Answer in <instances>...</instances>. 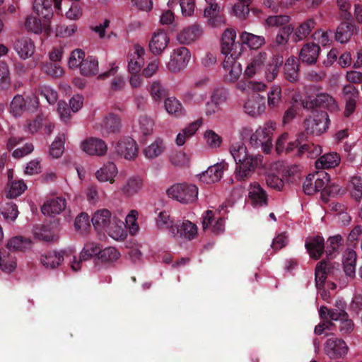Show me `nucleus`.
Segmentation results:
<instances>
[{
	"mask_svg": "<svg viewBox=\"0 0 362 362\" xmlns=\"http://www.w3.org/2000/svg\"><path fill=\"white\" fill-rule=\"evenodd\" d=\"M38 102L36 99H30L26 101L21 95H16L10 105V112L15 117H20L23 112L27 110L30 112H34L37 110Z\"/></svg>",
	"mask_w": 362,
	"mask_h": 362,
	"instance_id": "obj_14",
	"label": "nucleus"
},
{
	"mask_svg": "<svg viewBox=\"0 0 362 362\" xmlns=\"http://www.w3.org/2000/svg\"><path fill=\"white\" fill-rule=\"evenodd\" d=\"M143 187V180L139 176L129 177L126 183L121 187V191L127 197H132L137 194Z\"/></svg>",
	"mask_w": 362,
	"mask_h": 362,
	"instance_id": "obj_34",
	"label": "nucleus"
},
{
	"mask_svg": "<svg viewBox=\"0 0 362 362\" xmlns=\"http://www.w3.org/2000/svg\"><path fill=\"white\" fill-rule=\"evenodd\" d=\"M82 15V7L77 3H72L64 13L66 18L70 21H77L81 18Z\"/></svg>",
	"mask_w": 362,
	"mask_h": 362,
	"instance_id": "obj_63",
	"label": "nucleus"
},
{
	"mask_svg": "<svg viewBox=\"0 0 362 362\" xmlns=\"http://www.w3.org/2000/svg\"><path fill=\"white\" fill-rule=\"evenodd\" d=\"M120 257L119 252L115 247H108L103 250L100 249L98 257H96V261H101L103 263L113 262L119 259ZM98 262H95V264Z\"/></svg>",
	"mask_w": 362,
	"mask_h": 362,
	"instance_id": "obj_46",
	"label": "nucleus"
},
{
	"mask_svg": "<svg viewBox=\"0 0 362 362\" xmlns=\"http://www.w3.org/2000/svg\"><path fill=\"white\" fill-rule=\"evenodd\" d=\"M124 227V222L114 216L112 221L104 231L114 240H124L127 237V232Z\"/></svg>",
	"mask_w": 362,
	"mask_h": 362,
	"instance_id": "obj_27",
	"label": "nucleus"
},
{
	"mask_svg": "<svg viewBox=\"0 0 362 362\" xmlns=\"http://www.w3.org/2000/svg\"><path fill=\"white\" fill-rule=\"evenodd\" d=\"M303 108L313 110L315 107H324L333 112L338 109L337 103L335 100L329 94L322 93H319L313 99L302 100Z\"/></svg>",
	"mask_w": 362,
	"mask_h": 362,
	"instance_id": "obj_10",
	"label": "nucleus"
},
{
	"mask_svg": "<svg viewBox=\"0 0 362 362\" xmlns=\"http://www.w3.org/2000/svg\"><path fill=\"white\" fill-rule=\"evenodd\" d=\"M99 244L90 242L84 245L83 250H81L79 256V259L77 260L76 257H73V261H71V269L78 272L81 269V264L83 261H86L94 256L98 257L100 252Z\"/></svg>",
	"mask_w": 362,
	"mask_h": 362,
	"instance_id": "obj_16",
	"label": "nucleus"
},
{
	"mask_svg": "<svg viewBox=\"0 0 362 362\" xmlns=\"http://www.w3.org/2000/svg\"><path fill=\"white\" fill-rule=\"evenodd\" d=\"M299 64L298 59L293 57L287 59L284 66L285 78L291 83H296L299 80Z\"/></svg>",
	"mask_w": 362,
	"mask_h": 362,
	"instance_id": "obj_29",
	"label": "nucleus"
},
{
	"mask_svg": "<svg viewBox=\"0 0 362 362\" xmlns=\"http://www.w3.org/2000/svg\"><path fill=\"white\" fill-rule=\"evenodd\" d=\"M243 49L244 47H221V52L225 56L223 67L229 71L227 79L231 82L237 81L242 74V66L237 60Z\"/></svg>",
	"mask_w": 362,
	"mask_h": 362,
	"instance_id": "obj_3",
	"label": "nucleus"
},
{
	"mask_svg": "<svg viewBox=\"0 0 362 362\" xmlns=\"http://www.w3.org/2000/svg\"><path fill=\"white\" fill-rule=\"evenodd\" d=\"M164 148L163 140L158 139L151 145L147 146L144 150V153L146 158L153 159L162 153Z\"/></svg>",
	"mask_w": 362,
	"mask_h": 362,
	"instance_id": "obj_50",
	"label": "nucleus"
},
{
	"mask_svg": "<svg viewBox=\"0 0 362 362\" xmlns=\"http://www.w3.org/2000/svg\"><path fill=\"white\" fill-rule=\"evenodd\" d=\"M357 255L355 251L350 250L347 252L345 260L343 262V274L346 276L354 278L356 273V263Z\"/></svg>",
	"mask_w": 362,
	"mask_h": 362,
	"instance_id": "obj_43",
	"label": "nucleus"
},
{
	"mask_svg": "<svg viewBox=\"0 0 362 362\" xmlns=\"http://www.w3.org/2000/svg\"><path fill=\"white\" fill-rule=\"evenodd\" d=\"M305 136L303 133L300 134L295 141L289 142L285 148L286 153L295 151L294 156H300L305 152L308 151L310 146L307 144H303V139Z\"/></svg>",
	"mask_w": 362,
	"mask_h": 362,
	"instance_id": "obj_40",
	"label": "nucleus"
},
{
	"mask_svg": "<svg viewBox=\"0 0 362 362\" xmlns=\"http://www.w3.org/2000/svg\"><path fill=\"white\" fill-rule=\"evenodd\" d=\"M165 108L169 114L174 115L175 117H180L185 114V110L182 105L174 97L165 99Z\"/></svg>",
	"mask_w": 362,
	"mask_h": 362,
	"instance_id": "obj_48",
	"label": "nucleus"
},
{
	"mask_svg": "<svg viewBox=\"0 0 362 362\" xmlns=\"http://www.w3.org/2000/svg\"><path fill=\"white\" fill-rule=\"evenodd\" d=\"M16 267V262L14 257H11L9 252L5 250L0 251V268L6 273L12 272Z\"/></svg>",
	"mask_w": 362,
	"mask_h": 362,
	"instance_id": "obj_47",
	"label": "nucleus"
},
{
	"mask_svg": "<svg viewBox=\"0 0 362 362\" xmlns=\"http://www.w3.org/2000/svg\"><path fill=\"white\" fill-rule=\"evenodd\" d=\"M80 72L84 76H91L98 73V59L93 56H88L82 62Z\"/></svg>",
	"mask_w": 362,
	"mask_h": 362,
	"instance_id": "obj_39",
	"label": "nucleus"
},
{
	"mask_svg": "<svg viewBox=\"0 0 362 362\" xmlns=\"http://www.w3.org/2000/svg\"><path fill=\"white\" fill-rule=\"evenodd\" d=\"M26 189V185L23 180L13 181L11 182L7 197L16 198L20 196Z\"/></svg>",
	"mask_w": 362,
	"mask_h": 362,
	"instance_id": "obj_64",
	"label": "nucleus"
},
{
	"mask_svg": "<svg viewBox=\"0 0 362 362\" xmlns=\"http://www.w3.org/2000/svg\"><path fill=\"white\" fill-rule=\"evenodd\" d=\"M85 59V52L81 49H76L71 52L68 64L71 69L81 67L82 62Z\"/></svg>",
	"mask_w": 362,
	"mask_h": 362,
	"instance_id": "obj_56",
	"label": "nucleus"
},
{
	"mask_svg": "<svg viewBox=\"0 0 362 362\" xmlns=\"http://www.w3.org/2000/svg\"><path fill=\"white\" fill-rule=\"evenodd\" d=\"M169 43L170 37L167 33L158 30L153 33L149 45H168Z\"/></svg>",
	"mask_w": 362,
	"mask_h": 362,
	"instance_id": "obj_57",
	"label": "nucleus"
},
{
	"mask_svg": "<svg viewBox=\"0 0 362 362\" xmlns=\"http://www.w3.org/2000/svg\"><path fill=\"white\" fill-rule=\"evenodd\" d=\"M33 9L36 15L42 19L50 21L53 16L52 0H34Z\"/></svg>",
	"mask_w": 362,
	"mask_h": 362,
	"instance_id": "obj_26",
	"label": "nucleus"
},
{
	"mask_svg": "<svg viewBox=\"0 0 362 362\" xmlns=\"http://www.w3.org/2000/svg\"><path fill=\"white\" fill-rule=\"evenodd\" d=\"M146 52L144 47H132L128 52V70L131 74H138L145 64Z\"/></svg>",
	"mask_w": 362,
	"mask_h": 362,
	"instance_id": "obj_11",
	"label": "nucleus"
},
{
	"mask_svg": "<svg viewBox=\"0 0 362 362\" xmlns=\"http://www.w3.org/2000/svg\"><path fill=\"white\" fill-rule=\"evenodd\" d=\"M226 165H227L226 163H220L209 167L202 175L201 180L207 183H214L219 181L222 177Z\"/></svg>",
	"mask_w": 362,
	"mask_h": 362,
	"instance_id": "obj_28",
	"label": "nucleus"
},
{
	"mask_svg": "<svg viewBox=\"0 0 362 362\" xmlns=\"http://www.w3.org/2000/svg\"><path fill=\"white\" fill-rule=\"evenodd\" d=\"M230 153L236 163L235 177L240 181L250 177L262 158L260 155H250L242 141L233 144L230 147Z\"/></svg>",
	"mask_w": 362,
	"mask_h": 362,
	"instance_id": "obj_1",
	"label": "nucleus"
},
{
	"mask_svg": "<svg viewBox=\"0 0 362 362\" xmlns=\"http://www.w3.org/2000/svg\"><path fill=\"white\" fill-rule=\"evenodd\" d=\"M65 252L50 251L42 255L40 257V262L46 268L54 269L58 267L64 260Z\"/></svg>",
	"mask_w": 362,
	"mask_h": 362,
	"instance_id": "obj_31",
	"label": "nucleus"
},
{
	"mask_svg": "<svg viewBox=\"0 0 362 362\" xmlns=\"http://www.w3.org/2000/svg\"><path fill=\"white\" fill-rule=\"evenodd\" d=\"M316 22L313 18H309L301 23L291 37V42L296 43L305 39L315 28Z\"/></svg>",
	"mask_w": 362,
	"mask_h": 362,
	"instance_id": "obj_32",
	"label": "nucleus"
},
{
	"mask_svg": "<svg viewBox=\"0 0 362 362\" xmlns=\"http://www.w3.org/2000/svg\"><path fill=\"white\" fill-rule=\"evenodd\" d=\"M100 132L103 136H107L110 134H117L120 132L122 122L120 117L113 113H109L100 124Z\"/></svg>",
	"mask_w": 362,
	"mask_h": 362,
	"instance_id": "obj_17",
	"label": "nucleus"
},
{
	"mask_svg": "<svg viewBox=\"0 0 362 362\" xmlns=\"http://www.w3.org/2000/svg\"><path fill=\"white\" fill-rule=\"evenodd\" d=\"M81 148L89 155L103 156L107 150V145L102 139L90 137L81 144Z\"/></svg>",
	"mask_w": 362,
	"mask_h": 362,
	"instance_id": "obj_19",
	"label": "nucleus"
},
{
	"mask_svg": "<svg viewBox=\"0 0 362 362\" xmlns=\"http://www.w3.org/2000/svg\"><path fill=\"white\" fill-rule=\"evenodd\" d=\"M340 158L336 153H327L322 156L315 161V167L317 169L332 168L339 164Z\"/></svg>",
	"mask_w": 362,
	"mask_h": 362,
	"instance_id": "obj_37",
	"label": "nucleus"
},
{
	"mask_svg": "<svg viewBox=\"0 0 362 362\" xmlns=\"http://www.w3.org/2000/svg\"><path fill=\"white\" fill-rule=\"evenodd\" d=\"M78 30L76 24L62 25L57 27L55 30L56 36L60 37H70L73 36Z\"/></svg>",
	"mask_w": 362,
	"mask_h": 362,
	"instance_id": "obj_58",
	"label": "nucleus"
},
{
	"mask_svg": "<svg viewBox=\"0 0 362 362\" xmlns=\"http://www.w3.org/2000/svg\"><path fill=\"white\" fill-rule=\"evenodd\" d=\"M1 214L8 221H13L18 216L17 206L13 202L6 203L1 209Z\"/></svg>",
	"mask_w": 362,
	"mask_h": 362,
	"instance_id": "obj_59",
	"label": "nucleus"
},
{
	"mask_svg": "<svg viewBox=\"0 0 362 362\" xmlns=\"http://www.w3.org/2000/svg\"><path fill=\"white\" fill-rule=\"evenodd\" d=\"M156 226L160 229H169L172 234V228L176 226L175 222L167 211H161L156 218Z\"/></svg>",
	"mask_w": 362,
	"mask_h": 362,
	"instance_id": "obj_51",
	"label": "nucleus"
},
{
	"mask_svg": "<svg viewBox=\"0 0 362 362\" xmlns=\"http://www.w3.org/2000/svg\"><path fill=\"white\" fill-rule=\"evenodd\" d=\"M243 108L245 113L252 117L261 115L266 109L265 96L260 95L259 93H254L247 98Z\"/></svg>",
	"mask_w": 362,
	"mask_h": 362,
	"instance_id": "obj_13",
	"label": "nucleus"
},
{
	"mask_svg": "<svg viewBox=\"0 0 362 362\" xmlns=\"http://www.w3.org/2000/svg\"><path fill=\"white\" fill-rule=\"evenodd\" d=\"M202 122L198 119L189 124L187 127L184 128L177 136L176 144L178 146H182L186 142V140L192 136L201 126Z\"/></svg>",
	"mask_w": 362,
	"mask_h": 362,
	"instance_id": "obj_38",
	"label": "nucleus"
},
{
	"mask_svg": "<svg viewBox=\"0 0 362 362\" xmlns=\"http://www.w3.org/2000/svg\"><path fill=\"white\" fill-rule=\"evenodd\" d=\"M177 1L179 2L181 11L185 16H191L194 11V0H169L168 4L172 6Z\"/></svg>",
	"mask_w": 362,
	"mask_h": 362,
	"instance_id": "obj_55",
	"label": "nucleus"
},
{
	"mask_svg": "<svg viewBox=\"0 0 362 362\" xmlns=\"http://www.w3.org/2000/svg\"><path fill=\"white\" fill-rule=\"evenodd\" d=\"M313 117L305 119L304 126L307 134L320 135L327 129L330 120L327 112L314 110Z\"/></svg>",
	"mask_w": 362,
	"mask_h": 362,
	"instance_id": "obj_7",
	"label": "nucleus"
},
{
	"mask_svg": "<svg viewBox=\"0 0 362 362\" xmlns=\"http://www.w3.org/2000/svg\"><path fill=\"white\" fill-rule=\"evenodd\" d=\"M35 237L46 242H52L55 240V235L51 230L50 226L42 225L37 228L34 232Z\"/></svg>",
	"mask_w": 362,
	"mask_h": 362,
	"instance_id": "obj_54",
	"label": "nucleus"
},
{
	"mask_svg": "<svg viewBox=\"0 0 362 362\" xmlns=\"http://www.w3.org/2000/svg\"><path fill=\"white\" fill-rule=\"evenodd\" d=\"M319 315L322 319L330 318L339 322L338 329L341 336L350 334L354 329L353 320L349 318V314L342 308L329 310L327 307L322 305L320 308Z\"/></svg>",
	"mask_w": 362,
	"mask_h": 362,
	"instance_id": "obj_5",
	"label": "nucleus"
},
{
	"mask_svg": "<svg viewBox=\"0 0 362 362\" xmlns=\"http://www.w3.org/2000/svg\"><path fill=\"white\" fill-rule=\"evenodd\" d=\"M315 286L317 289L324 287L326 279L330 277L336 281H341L343 272L339 263L322 259L316 264L315 269Z\"/></svg>",
	"mask_w": 362,
	"mask_h": 362,
	"instance_id": "obj_4",
	"label": "nucleus"
},
{
	"mask_svg": "<svg viewBox=\"0 0 362 362\" xmlns=\"http://www.w3.org/2000/svg\"><path fill=\"white\" fill-rule=\"evenodd\" d=\"M167 194L180 203H192L197 199L198 188L194 185L178 183L171 186L167 190Z\"/></svg>",
	"mask_w": 362,
	"mask_h": 362,
	"instance_id": "obj_6",
	"label": "nucleus"
},
{
	"mask_svg": "<svg viewBox=\"0 0 362 362\" xmlns=\"http://www.w3.org/2000/svg\"><path fill=\"white\" fill-rule=\"evenodd\" d=\"M331 32H324L321 30H317L313 35V42L312 45H327L331 43Z\"/></svg>",
	"mask_w": 362,
	"mask_h": 362,
	"instance_id": "obj_62",
	"label": "nucleus"
},
{
	"mask_svg": "<svg viewBox=\"0 0 362 362\" xmlns=\"http://www.w3.org/2000/svg\"><path fill=\"white\" fill-rule=\"evenodd\" d=\"M115 152L127 160H133L138 154L137 144L132 138H124L117 143Z\"/></svg>",
	"mask_w": 362,
	"mask_h": 362,
	"instance_id": "obj_15",
	"label": "nucleus"
},
{
	"mask_svg": "<svg viewBox=\"0 0 362 362\" xmlns=\"http://www.w3.org/2000/svg\"><path fill=\"white\" fill-rule=\"evenodd\" d=\"M74 228L80 233H86L90 228L88 214L82 212L78 215L74 221Z\"/></svg>",
	"mask_w": 362,
	"mask_h": 362,
	"instance_id": "obj_53",
	"label": "nucleus"
},
{
	"mask_svg": "<svg viewBox=\"0 0 362 362\" xmlns=\"http://www.w3.org/2000/svg\"><path fill=\"white\" fill-rule=\"evenodd\" d=\"M343 238L340 235L329 237L327 242L325 252L327 256L332 258L335 252H339V248L342 245Z\"/></svg>",
	"mask_w": 362,
	"mask_h": 362,
	"instance_id": "obj_49",
	"label": "nucleus"
},
{
	"mask_svg": "<svg viewBox=\"0 0 362 362\" xmlns=\"http://www.w3.org/2000/svg\"><path fill=\"white\" fill-rule=\"evenodd\" d=\"M25 28L34 33H48L50 31V21L47 19L37 18L35 16H29L25 22Z\"/></svg>",
	"mask_w": 362,
	"mask_h": 362,
	"instance_id": "obj_21",
	"label": "nucleus"
},
{
	"mask_svg": "<svg viewBox=\"0 0 362 362\" xmlns=\"http://www.w3.org/2000/svg\"><path fill=\"white\" fill-rule=\"evenodd\" d=\"M275 123L267 122L263 127L258 128L250 136V142L252 146L258 148L259 146H272V135L275 129Z\"/></svg>",
	"mask_w": 362,
	"mask_h": 362,
	"instance_id": "obj_9",
	"label": "nucleus"
},
{
	"mask_svg": "<svg viewBox=\"0 0 362 362\" xmlns=\"http://www.w3.org/2000/svg\"><path fill=\"white\" fill-rule=\"evenodd\" d=\"M315 176V186L317 192H321L322 199L324 202L328 201V197L332 193L329 187L330 177L325 171L317 172L313 174Z\"/></svg>",
	"mask_w": 362,
	"mask_h": 362,
	"instance_id": "obj_20",
	"label": "nucleus"
},
{
	"mask_svg": "<svg viewBox=\"0 0 362 362\" xmlns=\"http://www.w3.org/2000/svg\"><path fill=\"white\" fill-rule=\"evenodd\" d=\"M267 54L259 52L255 56L252 62L247 65L245 76L247 78L253 77L256 74H260L264 71L267 81H273L279 74V69L284 63V57L281 55H274L272 59L265 65Z\"/></svg>",
	"mask_w": 362,
	"mask_h": 362,
	"instance_id": "obj_2",
	"label": "nucleus"
},
{
	"mask_svg": "<svg viewBox=\"0 0 362 362\" xmlns=\"http://www.w3.org/2000/svg\"><path fill=\"white\" fill-rule=\"evenodd\" d=\"M112 218L111 212L106 209H103L94 213L91 221L95 230L101 231L107 228L112 221Z\"/></svg>",
	"mask_w": 362,
	"mask_h": 362,
	"instance_id": "obj_22",
	"label": "nucleus"
},
{
	"mask_svg": "<svg viewBox=\"0 0 362 362\" xmlns=\"http://www.w3.org/2000/svg\"><path fill=\"white\" fill-rule=\"evenodd\" d=\"M354 33V25L349 23H341L337 29L336 40L341 43H346Z\"/></svg>",
	"mask_w": 362,
	"mask_h": 362,
	"instance_id": "obj_44",
	"label": "nucleus"
},
{
	"mask_svg": "<svg viewBox=\"0 0 362 362\" xmlns=\"http://www.w3.org/2000/svg\"><path fill=\"white\" fill-rule=\"evenodd\" d=\"M282 103L281 86L273 85L267 93V105L271 109L277 108Z\"/></svg>",
	"mask_w": 362,
	"mask_h": 362,
	"instance_id": "obj_41",
	"label": "nucleus"
},
{
	"mask_svg": "<svg viewBox=\"0 0 362 362\" xmlns=\"http://www.w3.org/2000/svg\"><path fill=\"white\" fill-rule=\"evenodd\" d=\"M346 343L339 338L328 339L325 344V351L330 358H341L348 353Z\"/></svg>",
	"mask_w": 362,
	"mask_h": 362,
	"instance_id": "obj_12",
	"label": "nucleus"
},
{
	"mask_svg": "<svg viewBox=\"0 0 362 362\" xmlns=\"http://www.w3.org/2000/svg\"><path fill=\"white\" fill-rule=\"evenodd\" d=\"M320 47H302L299 59L304 63L314 64L320 53Z\"/></svg>",
	"mask_w": 362,
	"mask_h": 362,
	"instance_id": "obj_42",
	"label": "nucleus"
},
{
	"mask_svg": "<svg viewBox=\"0 0 362 362\" xmlns=\"http://www.w3.org/2000/svg\"><path fill=\"white\" fill-rule=\"evenodd\" d=\"M202 33V28L199 25H194L181 32L177 36V40L180 44H190L198 38Z\"/></svg>",
	"mask_w": 362,
	"mask_h": 362,
	"instance_id": "obj_36",
	"label": "nucleus"
},
{
	"mask_svg": "<svg viewBox=\"0 0 362 362\" xmlns=\"http://www.w3.org/2000/svg\"><path fill=\"white\" fill-rule=\"evenodd\" d=\"M305 248L312 259H319L325 252L324 238L320 236L310 238L305 242Z\"/></svg>",
	"mask_w": 362,
	"mask_h": 362,
	"instance_id": "obj_24",
	"label": "nucleus"
},
{
	"mask_svg": "<svg viewBox=\"0 0 362 362\" xmlns=\"http://www.w3.org/2000/svg\"><path fill=\"white\" fill-rule=\"evenodd\" d=\"M66 207V199L62 197H56L47 200L41 208L44 215L52 216L60 214Z\"/></svg>",
	"mask_w": 362,
	"mask_h": 362,
	"instance_id": "obj_25",
	"label": "nucleus"
},
{
	"mask_svg": "<svg viewBox=\"0 0 362 362\" xmlns=\"http://www.w3.org/2000/svg\"><path fill=\"white\" fill-rule=\"evenodd\" d=\"M149 91L151 97L156 101L162 100L168 94L167 90L158 81H153L151 84Z\"/></svg>",
	"mask_w": 362,
	"mask_h": 362,
	"instance_id": "obj_60",
	"label": "nucleus"
},
{
	"mask_svg": "<svg viewBox=\"0 0 362 362\" xmlns=\"http://www.w3.org/2000/svg\"><path fill=\"white\" fill-rule=\"evenodd\" d=\"M249 197L256 206H267L268 204L267 194L258 182L250 185Z\"/></svg>",
	"mask_w": 362,
	"mask_h": 362,
	"instance_id": "obj_30",
	"label": "nucleus"
},
{
	"mask_svg": "<svg viewBox=\"0 0 362 362\" xmlns=\"http://www.w3.org/2000/svg\"><path fill=\"white\" fill-rule=\"evenodd\" d=\"M351 186L352 197L358 202L360 201L362 199V178L359 176H354L351 180Z\"/></svg>",
	"mask_w": 362,
	"mask_h": 362,
	"instance_id": "obj_61",
	"label": "nucleus"
},
{
	"mask_svg": "<svg viewBox=\"0 0 362 362\" xmlns=\"http://www.w3.org/2000/svg\"><path fill=\"white\" fill-rule=\"evenodd\" d=\"M208 4L209 6L204 8V16L208 19L209 23L213 27L225 24L224 18L218 15L221 11L220 6L214 1Z\"/></svg>",
	"mask_w": 362,
	"mask_h": 362,
	"instance_id": "obj_23",
	"label": "nucleus"
},
{
	"mask_svg": "<svg viewBox=\"0 0 362 362\" xmlns=\"http://www.w3.org/2000/svg\"><path fill=\"white\" fill-rule=\"evenodd\" d=\"M197 234V228L189 221H176V226L172 228V235L185 238L188 240L194 239Z\"/></svg>",
	"mask_w": 362,
	"mask_h": 362,
	"instance_id": "obj_18",
	"label": "nucleus"
},
{
	"mask_svg": "<svg viewBox=\"0 0 362 362\" xmlns=\"http://www.w3.org/2000/svg\"><path fill=\"white\" fill-rule=\"evenodd\" d=\"M191 58V53L187 47H177L173 49L168 69L172 73L180 72L187 65Z\"/></svg>",
	"mask_w": 362,
	"mask_h": 362,
	"instance_id": "obj_8",
	"label": "nucleus"
},
{
	"mask_svg": "<svg viewBox=\"0 0 362 362\" xmlns=\"http://www.w3.org/2000/svg\"><path fill=\"white\" fill-rule=\"evenodd\" d=\"M117 173L116 165L114 163L109 162L96 172L95 176L100 182L109 181L110 183H112Z\"/></svg>",
	"mask_w": 362,
	"mask_h": 362,
	"instance_id": "obj_35",
	"label": "nucleus"
},
{
	"mask_svg": "<svg viewBox=\"0 0 362 362\" xmlns=\"http://www.w3.org/2000/svg\"><path fill=\"white\" fill-rule=\"evenodd\" d=\"M64 140L65 135L64 134H59L52 142L50 146L49 153L53 158H58L62 155L64 149Z\"/></svg>",
	"mask_w": 362,
	"mask_h": 362,
	"instance_id": "obj_52",
	"label": "nucleus"
},
{
	"mask_svg": "<svg viewBox=\"0 0 362 362\" xmlns=\"http://www.w3.org/2000/svg\"><path fill=\"white\" fill-rule=\"evenodd\" d=\"M238 42L240 45H264L266 41L262 35L244 31L240 34Z\"/></svg>",
	"mask_w": 362,
	"mask_h": 362,
	"instance_id": "obj_45",
	"label": "nucleus"
},
{
	"mask_svg": "<svg viewBox=\"0 0 362 362\" xmlns=\"http://www.w3.org/2000/svg\"><path fill=\"white\" fill-rule=\"evenodd\" d=\"M32 242L30 239L22 236H16L11 238L6 248L9 252H24L31 248Z\"/></svg>",
	"mask_w": 362,
	"mask_h": 362,
	"instance_id": "obj_33",
	"label": "nucleus"
}]
</instances>
